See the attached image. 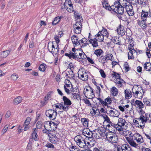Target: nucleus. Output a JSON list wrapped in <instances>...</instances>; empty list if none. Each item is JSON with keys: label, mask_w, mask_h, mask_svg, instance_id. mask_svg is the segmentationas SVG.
<instances>
[{"label": "nucleus", "mask_w": 151, "mask_h": 151, "mask_svg": "<svg viewBox=\"0 0 151 151\" xmlns=\"http://www.w3.org/2000/svg\"><path fill=\"white\" fill-rule=\"evenodd\" d=\"M82 124L85 127H87L88 126V120L85 118H82L81 119Z\"/></svg>", "instance_id": "43"}, {"label": "nucleus", "mask_w": 151, "mask_h": 151, "mask_svg": "<svg viewBox=\"0 0 151 151\" xmlns=\"http://www.w3.org/2000/svg\"><path fill=\"white\" fill-rule=\"evenodd\" d=\"M27 120L28 118H27L23 125L24 131H27L28 129V121Z\"/></svg>", "instance_id": "55"}, {"label": "nucleus", "mask_w": 151, "mask_h": 151, "mask_svg": "<svg viewBox=\"0 0 151 151\" xmlns=\"http://www.w3.org/2000/svg\"><path fill=\"white\" fill-rule=\"evenodd\" d=\"M145 69L147 71H150L151 70V63H146L144 65Z\"/></svg>", "instance_id": "45"}, {"label": "nucleus", "mask_w": 151, "mask_h": 151, "mask_svg": "<svg viewBox=\"0 0 151 151\" xmlns=\"http://www.w3.org/2000/svg\"><path fill=\"white\" fill-rule=\"evenodd\" d=\"M124 8L126 10L129 16H132L134 14V13L133 6L130 4L129 3H128L127 6H126L124 7Z\"/></svg>", "instance_id": "17"}, {"label": "nucleus", "mask_w": 151, "mask_h": 151, "mask_svg": "<svg viewBox=\"0 0 151 151\" xmlns=\"http://www.w3.org/2000/svg\"><path fill=\"white\" fill-rule=\"evenodd\" d=\"M118 93L117 89L115 87H113L111 89V94L113 96H116Z\"/></svg>", "instance_id": "36"}, {"label": "nucleus", "mask_w": 151, "mask_h": 151, "mask_svg": "<svg viewBox=\"0 0 151 151\" xmlns=\"http://www.w3.org/2000/svg\"><path fill=\"white\" fill-rule=\"evenodd\" d=\"M74 140L76 142L77 145L80 147L84 148L86 146V143L85 139L81 136L77 135L76 136Z\"/></svg>", "instance_id": "7"}, {"label": "nucleus", "mask_w": 151, "mask_h": 151, "mask_svg": "<svg viewBox=\"0 0 151 151\" xmlns=\"http://www.w3.org/2000/svg\"><path fill=\"white\" fill-rule=\"evenodd\" d=\"M129 107V105H127L124 106H119L118 107L119 109L122 112L128 111V108Z\"/></svg>", "instance_id": "50"}, {"label": "nucleus", "mask_w": 151, "mask_h": 151, "mask_svg": "<svg viewBox=\"0 0 151 151\" xmlns=\"http://www.w3.org/2000/svg\"><path fill=\"white\" fill-rule=\"evenodd\" d=\"M33 131L32 134V138L35 140H37L38 139V136L37 134V130L36 128L33 129Z\"/></svg>", "instance_id": "38"}, {"label": "nucleus", "mask_w": 151, "mask_h": 151, "mask_svg": "<svg viewBox=\"0 0 151 151\" xmlns=\"http://www.w3.org/2000/svg\"><path fill=\"white\" fill-rule=\"evenodd\" d=\"M106 137L108 141L110 143H116L118 142V137L115 134H111L110 133H108L106 134Z\"/></svg>", "instance_id": "11"}, {"label": "nucleus", "mask_w": 151, "mask_h": 151, "mask_svg": "<svg viewBox=\"0 0 151 151\" xmlns=\"http://www.w3.org/2000/svg\"><path fill=\"white\" fill-rule=\"evenodd\" d=\"M45 114L46 116L52 120L55 119L57 115L56 111L54 110L51 109L47 110L45 112Z\"/></svg>", "instance_id": "13"}, {"label": "nucleus", "mask_w": 151, "mask_h": 151, "mask_svg": "<svg viewBox=\"0 0 151 151\" xmlns=\"http://www.w3.org/2000/svg\"><path fill=\"white\" fill-rule=\"evenodd\" d=\"M148 116V114H145V115H144L143 114H142L139 116V117L141 119V121H142L143 122L144 124L147 121Z\"/></svg>", "instance_id": "37"}, {"label": "nucleus", "mask_w": 151, "mask_h": 151, "mask_svg": "<svg viewBox=\"0 0 151 151\" xmlns=\"http://www.w3.org/2000/svg\"><path fill=\"white\" fill-rule=\"evenodd\" d=\"M117 125V130L119 132L123 131L124 129H126L128 127V124L125 120L122 118H119Z\"/></svg>", "instance_id": "3"}, {"label": "nucleus", "mask_w": 151, "mask_h": 151, "mask_svg": "<svg viewBox=\"0 0 151 151\" xmlns=\"http://www.w3.org/2000/svg\"><path fill=\"white\" fill-rule=\"evenodd\" d=\"M115 82L118 87H122L125 83L124 81L122 78H118L115 80Z\"/></svg>", "instance_id": "21"}, {"label": "nucleus", "mask_w": 151, "mask_h": 151, "mask_svg": "<svg viewBox=\"0 0 151 151\" xmlns=\"http://www.w3.org/2000/svg\"><path fill=\"white\" fill-rule=\"evenodd\" d=\"M125 97L126 99H129L132 96L131 91L129 89H126L124 91Z\"/></svg>", "instance_id": "28"}, {"label": "nucleus", "mask_w": 151, "mask_h": 151, "mask_svg": "<svg viewBox=\"0 0 151 151\" xmlns=\"http://www.w3.org/2000/svg\"><path fill=\"white\" fill-rule=\"evenodd\" d=\"M132 137L133 138V140H136L137 143H141L143 142L142 136L139 133H136L133 134Z\"/></svg>", "instance_id": "16"}, {"label": "nucleus", "mask_w": 151, "mask_h": 151, "mask_svg": "<svg viewBox=\"0 0 151 151\" xmlns=\"http://www.w3.org/2000/svg\"><path fill=\"white\" fill-rule=\"evenodd\" d=\"M60 109L61 110H62V111H67L70 108V106H66L64 103H61L60 105Z\"/></svg>", "instance_id": "39"}, {"label": "nucleus", "mask_w": 151, "mask_h": 151, "mask_svg": "<svg viewBox=\"0 0 151 151\" xmlns=\"http://www.w3.org/2000/svg\"><path fill=\"white\" fill-rule=\"evenodd\" d=\"M107 57L108 60H112L113 58V55L111 53H109L108 52L107 53V55H105Z\"/></svg>", "instance_id": "63"}, {"label": "nucleus", "mask_w": 151, "mask_h": 151, "mask_svg": "<svg viewBox=\"0 0 151 151\" xmlns=\"http://www.w3.org/2000/svg\"><path fill=\"white\" fill-rule=\"evenodd\" d=\"M83 93L85 96L88 99H92L95 97L93 89L90 86L85 87Z\"/></svg>", "instance_id": "4"}, {"label": "nucleus", "mask_w": 151, "mask_h": 151, "mask_svg": "<svg viewBox=\"0 0 151 151\" xmlns=\"http://www.w3.org/2000/svg\"><path fill=\"white\" fill-rule=\"evenodd\" d=\"M64 89L65 92L68 94L71 93L73 91V86L70 87H66V88Z\"/></svg>", "instance_id": "54"}, {"label": "nucleus", "mask_w": 151, "mask_h": 151, "mask_svg": "<svg viewBox=\"0 0 151 151\" xmlns=\"http://www.w3.org/2000/svg\"><path fill=\"white\" fill-rule=\"evenodd\" d=\"M49 95H47L46 96L44 99V101L42 102V103L43 105H45L47 103L48 100H49Z\"/></svg>", "instance_id": "60"}, {"label": "nucleus", "mask_w": 151, "mask_h": 151, "mask_svg": "<svg viewBox=\"0 0 151 151\" xmlns=\"http://www.w3.org/2000/svg\"><path fill=\"white\" fill-rule=\"evenodd\" d=\"M135 106L139 109H141L144 108L145 105L140 101L137 100L135 102Z\"/></svg>", "instance_id": "25"}, {"label": "nucleus", "mask_w": 151, "mask_h": 151, "mask_svg": "<svg viewBox=\"0 0 151 151\" xmlns=\"http://www.w3.org/2000/svg\"><path fill=\"white\" fill-rule=\"evenodd\" d=\"M71 40L73 43L75 44L76 45L80 44V42L78 40L77 36H76V35H73L72 37Z\"/></svg>", "instance_id": "31"}, {"label": "nucleus", "mask_w": 151, "mask_h": 151, "mask_svg": "<svg viewBox=\"0 0 151 151\" xmlns=\"http://www.w3.org/2000/svg\"><path fill=\"white\" fill-rule=\"evenodd\" d=\"M117 125L112 122H110L107 125V127L110 134L115 133V129L117 130Z\"/></svg>", "instance_id": "14"}, {"label": "nucleus", "mask_w": 151, "mask_h": 151, "mask_svg": "<svg viewBox=\"0 0 151 151\" xmlns=\"http://www.w3.org/2000/svg\"><path fill=\"white\" fill-rule=\"evenodd\" d=\"M74 92H72L71 93V97L74 99H76L77 100L80 99V95L77 93H73Z\"/></svg>", "instance_id": "53"}, {"label": "nucleus", "mask_w": 151, "mask_h": 151, "mask_svg": "<svg viewBox=\"0 0 151 151\" xmlns=\"http://www.w3.org/2000/svg\"><path fill=\"white\" fill-rule=\"evenodd\" d=\"M10 52V51L9 50L3 51L0 54V57L2 58H6L9 55Z\"/></svg>", "instance_id": "46"}, {"label": "nucleus", "mask_w": 151, "mask_h": 151, "mask_svg": "<svg viewBox=\"0 0 151 151\" xmlns=\"http://www.w3.org/2000/svg\"><path fill=\"white\" fill-rule=\"evenodd\" d=\"M50 123L51 122L49 121L45 122L44 123V127L47 131L52 130V128L50 127Z\"/></svg>", "instance_id": "30"}, {"label": "nucleus", "mask_w": 151, "mask_h": 151, "mask_svg": "<svg viewBox=\"0 0 151 151\" xmlns=\"http://www.w3.org/2000/svg\"><path fill=\"white\" fill-rule=\"evenodd\" d=\"M74 47L72 48V51L73 52V58L76 60H78L79 59H83L85 58L86 55L84 52H82L81 50L79 49H77L75 50Z\"/></svg>", "instance_id": "5"}, {"label": "nucleus", "mask_w": 151, "mask_h": 151, "mask_svg": "<svg viewBox=\"0 0 151 151\" xmlns=\"http://www.w3.org/2000/svg\"><path fill=\"white\" fill-rule=\"evenodd\" d=\"M39 70L41 71H44L45 70V65L44 64H41L39 67Z\"/></svg>", "instance_id": "61"}, {"label": "nucleus", "mask_w": 151, "mask_h": 151, "mask_svg": "<svg viewBox=\"0 0 151 151\" xmlns=\"http://www.w3.org/2000/svg\"><path fill=\"white\" fill-rule=\"evenodd\" d=\"M114 151H122V145L121 146L118 144H114Z\"/></svg>", "instance_id": "48"}, {"label": "nucleus", "mask_w": 151, "mask_h": 151, "mask_svg": "<svg viewBox=\"0 0 151 151\" xmlns=\"http://www.w3.org/2000/svg\"><path fill=\"white\" fill-rule=\"evenodd\" d=\"M62 34V32H59V34L58 35V36H55L54 37V38L55 40L56 41V44L58 45V43H59L60 40L59 39V37H61V35Z\"/></svg>", "instance_id": "58"}, {"label": "nucleus", "mask_w": 151, "mask_h": 151, "mask_svg": "<svg viewBox=\"0 0 151 151\" xmlns=\"http://www.w3.org/2000/svg\"><path fill=\"white\" fill-rule=\"evenodd\" d=\"M122 151H131V149L129 145L127 144L122 145Z\"/></svg>", "instance_id": "49"}, {"label": "nucleus", "mask_w": 151, "mask_h": 151, "mask_svg": "<svg viewBox=\"0 0 151 151\" xmlns=\"http://www.w3.org/2000/svg\"><path fill=\"white\" fill-rule=\"evenodd\" d=\"M112 100L110 97L108 96L107 98H106L104 101V103L103 106H108V104H109L111 103Z\"/></svg>", "instance_id": "40"}, {"label": "nucleus", "mask_w": 151, "mask_h": 151, "mask_svg": "<svg viewBox=\"0 0 151 151\" xmlns=\"http://www.w3.org/2000/svg\"><path fill=\"white\" fill-rule=\"evenodd\" d=\"M78 73V76L81 80L85 81L88 79L89 73L87 70L82 68L79 70Z\"/></svg>", "instance_id": "6"}, {"label": "nucleus", "mask_w": 151, "mask_h": 151, "mask_svg": "<svg viewBox=\"0 0 151 151\" xmlns=\"http://www.w3.org/2000/svg\"><path fill=\"white\" fill-rule=\"evenodd\" d=\"M133 96L139 99L142 98L144 95V89L140 86H134L132 88Z\"/></svg>", "instance_id": "2"}, {"label": "nucleus", "mask_w": 151, "mask_h": 151, "mask_svg": "<svg viewBox=\"0 0 151 151\" xmlns=\"http://www.w3.org/2000/svg\"><path fill=\"white\" fill-rule=\"evenodd\" d=\"M48 136L50 137V140L51 143L55 144L58 141V138H57L55 135H53L50 133L48 134Z\"/></svg>", "instance_id": "20"}, {"label": "nucleus", "mask_w": 151, "mask_h": 151, "mask_svg": "<svg viewBox=\"0 0 151 151\" xmlns=\"http://www.w3.org/2000/svg\"><path fill=\"white\" fill-rule=\"evenodd\" d=\"M63 100L66 106H69L72 104L71 101L65 96L63 97Z\"/></svg>", "instance_id": "32"}, {"label": "nucleus", "mask_w": 151, "mask_h": 151, "mask_svg": "<svg viewBox=\"0 0 151 151\" xmlns=\"http://www.w3.org/2000/svg\"><path fill=\"white\" fill-rule=\"evenodd\" d=\"M82 133L84 136L90 138H91L93 136L92 132L87 128L83 129Z\"/></svg>", "instance_id": "18"}, {"label": "nucleus", "mask_w": 151, "mask_h": 151, "mask_svg": "<svg viewBox=\"0 0 151 151\" xmlns=\"http://www.w3.org/2000/svg\"><path fill=\"white\" fill-rule=\"evenodd\" d=\"M50 125V127L52 128V130H55V129L57 127V125L53 122H51Z\"/></svg>", "instance_id": "62"}, {"label": "nucleus", "mask_w": 151, "mask_h": 151, "mask_svg": "<svg viewBox=\"0 0 151 151\" xmlns=\"http://www.w3.org/2000/svg\"><path fill=\"white\" fill-rule=\"evenodd\" d=\"M95 37L97 38V40L99 41H102L104 40V36L102 33H101V32L99 31L98 32V34L95 35Z\"/></svg>", "instance_id": "33"}, {"label": "nucleus", "mask_w": 151, "mask_h": 151, "mask_svg": "<svg viewBox=\"0 0 151 151\" xmlns=\"http://www.w3.org/2000/svg\"><path fill=\"white\" fill-rule=\"evenodd\" d=\"M121 132V134L125 137L130 145L135 148H137L138 147V145L133 140V138L132 137L133 134L130 131L123 130V131Z\"/></svg>", "instance_id": "1"}, {"label": "nucleus", "mask_w": 151, "mask_h": 151, "mask_svg": "<svg viewBox=\"0 0 151 151\" xmlns=\"http://www.w3.org/2000/svg\"><path fill=\"white\" fill-rule=\"evenodd\" d=\"M118 4H120V6H122L123 8L124 7L126 6H127L128 2L127 0H117V1L115 2Z\"/></svg>", "instance_id": "24"}, {"label": "nucleus", "mask_w": 151, "mask_h": 151, "mask_svg": "<svg viewBox=\"0 0 151 151\" xmlns=\"http://www.w3.org/2000/svg\"><path fill=\"white\" fill-rule=\"evenodd\" d=\"M100 32H101V33H103L102 34L104 36H106L107 37H108L109 35V33L107 31L106 29L104 28L103 27V29L101 31H100Z\"/></svg>", "instance_id": "56"}, {"label": "nucleus", "mask_w": 151, "mask_h": 151, "mask_svg": "<svg viewBox=\"0 0 151 151\" xmlns=\"http://www.w3.org/2000/svg\"><path fill=\"white\" fill-rule=\"evenodd\" d=\"M117 31L118 33L121 36H123L125 34V31L123 27H121L117 29Z\"/></svg>", "instance_id": "41"}, {"label": "nucleus", "mask_w": 151, "mask_h": 151, "mask_svg": "<svg viewBox=\"0 0 151 151\" xmlns=\"http://www.w3.org/2000/svg\"><path fill=\"white\" fill-rule=\"evenodd\" d=\"M109 115L111 117H118L119 115V112L115 109H113V111H111V113Z\"/></svg>", "instance_id": "34"}, {"label": "nucleus", "mask_w": 151, "mask_h": 151, "mask_svg": "<svg viewBox=\"0 0 151 151\" xmlns=\"http://www.w3.org/2000/svg\"><path fill=\"white\" fill-rule=\"evenodd\" d=\"M120 5L115 2L114 5L111 6V10L117 14L122 15L124 13V8Z\"/></svg>", "instance_id": "8"}, {"label": "nucleus", "mask_w": 151, "mask_h": 151, "mask_svg": "<svg viewBox=\"0 0 151 151\" xmlns=\"http://www.w3.org/2000/svg\"><path fill=\"white\" fill-rule=\"evenodd\" d=\"M103 52V51L100 49L96 50L94 52V53L98 56H100Z\"/></svg>", "instance_id": "57"}, {"label": "nucleus", "mask_w": 151, "mask_h": 151, "mask_svg": "<svg viewBox=\"0 0 151 151\" xmlns=\"http://www.w3.org/2000/svg\"><path fill=\"white\" fill-rule=\"evenodd\" d=\"M69 149L70 151H81L76 146L72 145L69 147Z\"/></svg>", "instance_id": "59"}, {"label": "nucleus", "mask_w": 151, "mask_h": 151, "mask_svg": "<svg viewBox=\"0 0 151 151\" xmlns=\"http://www.w3.org/2000/svg\"><path fill=\"white\" fill-rule=\"evenodd\" d=\"M145 21V20H142L138 21L137 22V24L142 29H145L147 27V25Z\"/></svg>", "instance_id": "26"}, {"label": "nucleus", "mask_w": 151, "mask_h": 151, "mask_svg": "<svg viewBox=\"0 0 151 151\" xmlns=\"http://www.w3.org/2000/svg\"><path fill=\"white\" fill-rule=\"evenodd\" d=\"M137 52L136 50L134 49L129 51L128 52V57L129 59H134V56L137 55Z\"/></svg>", "instance_id": "22"}, {"label": "nucleus", "mask_w": 151, "mask_h": 151, "mask_svg": "<svg viewBox=\"0 0 151 151\" xmlns=\"http://www.w3.org/2000/svg\"><path fill=\"white\" fill-rule=\"evenodd\" d=\"M97 41V40L96 38H94L90 39L89 40V42L91 44L93 47H97L98 46Z\"/></svg>", "instance_id": "35"}, {"label": "nucleus", "mask_w": 151, "mask_h": 151, "mask_svg": "<svg viewBox=\"0 0 151 151\" xmlns=\"http://www.w3.org/2000/svg\"><path fill=\"white\" fill-rule=\"evenodd\" d=\"M63 17L62 16L58 17H55L52 22L53 25H55L58 23L60 21L61 19Z\"/></svg>", "instance_id": "47"}, {"label": "nucleus", "mask_w": 151, "mask_h": 151, "mask_svg": "<svg viewBox=\"0 0 151 151\" xmlns=\"http://www.w3.org/2000/svg\"><path fill=\"white\" fill-rule=\"evenodd\" d=\"M102 5L103 7L108 10H111V6H110L109 4L108 3L106 0H104L102 2Z\"/></svg>", "instance_id": "29"}, {"label": "nucleus", "mask_w": 151, "mask_h": 151, "mask_svg": "<svg viewBox=\"0 0 151 151\" xmlns=\"http://www.w3.org/2000/svg\"><path fill=\"white\" fill-rule=\"evenodd\" d=\"M99 60L100 62L104 64L106 63L107 60H108L107 59V57L105 55L101 56L99 58Z\"/></svg>", "instance_id": "42"}, {"label": "nucleus", "mask_w": 151, "mask_h": 151, "mask_svg": "<svg viewBox=\"0 0 151 151\" xmlns=\"http://www.w3.org/2000/svg\"><path fill=\"white\" fill-rule=\"evenodd\" d=\"M48 49L49 51L54 55H56L58 53L59 50L58 45H57L55 46L53 42L48 43Z\"/></svg>", "instance_id": "10"}, {"label": "nucleus", "mask_w": 151, "mask_h": 151, "mask_svg": "<svg viewBox=\"0 0 151 151\" xmlns=\"http://www.w3.org/2000/svg\"><path fill=\"white\" fill-rule=\"evenodd\" d=\"M133 122L134 123L135 125L137 127L142 129L144 128L145 124H144L142 121H141L139 117L134 119Z\"/></svg>", "instance_id": "15"}, {"label": "nucleus", "mask_w": 151, "mask_h": 151, "mask_svg": "<svg viewBox=\"0 0 151 151\" xmlns=\"http://www.w3.org/2000/svg\"><path fill=\"white\" fill-rule=\"evenodd\" d=\"M143 101L144 104L147 106H151V100L147 99L146 98H144L143 99Z\"/></svg>", "instance_id": "52"}, {"label": "nucleus", "mask_w": 151, "mask_h": 151, "mask_svg": "<svg viewBox=\"0 0 151 151\" xmlns=\"http://www.w3.org/2000/svg\"><path fill=\"white\" fill-rule=\"evenodd\" d=\"M42 123L41 121H39L37 122L36 124V127L37 129H41L42 126Z\"/></svg>", "instance_id": "64"}, {"label": "nucleus", "mask_w": 151, "mask_h": 151, "mask_svg": "<svg viewBox=\"0 0 151 151\" xmlns=\"http://www.w3.org/2000/svg\"><path fill=\"white\" fill-rule=\"evenodd\" d=\"M80 41L82 44V46L84 47L87 45H88V40L86 38H83L82 40H81Z\"/></svg>", "instance_id": "51"}, {"label": "nucleus", "mask_w": 151, "mask_h": 151, "mask_svg": "<svg viewBox=\"0 0 151 151\" xmlns=\"http://www.w3.org/2000/svg\"><path fill=\"white\" fill-rule=\"evenodd\" d=\"M97 132L102 136H104L106 135L105 129L102 127H99L97 129H95Z\"/></svg>", "instance_id": "23"}, {"label": "nucleus", "mask_w": 151, "mask_h": 151, "mask_svg": "<svg viewBox=\"0 0 151 151\" xmlns=\"http://www.w3.org/2000/svg\"><path fill=\"white\" fill-rule=\"evenodd\" d=\"M61 8L63 9H66L69 12H72L73 11V5L70 0H66L65 3L61 5Z\"/></svg>", "instance_id": "9"}, {"label": "nucleus", "mask_w": 151, "mask_h": 151, "mask_svg": "<svg viewBox=\"0 0 151 151\" xmlns=\"http://www.w3.org/2000/svg\"><path fill=\"white\" fill-rule=\"evenodd\" d=\"M90 113L93 116H97L100 114L99 111L96 107H93L90 109Z\"/></svg>", "instance_id": "19"}, {"label": "nucleus", "mask_w": 151, "mask_h": 151, "mask_svg": "<svg viewBox=\"0 0 151 151\" xmlns=\"http://www.w3.org/2000/svg\"><path fill=\"white\" fill-rule=\"evenodd\" d=\"M80 21H77L73 25V27L74 29V32L77 34H79L81 32V28L82 27V24Z\"/></svg>", "instance_id": "12"}, {"label": "nucleus", "mask_w": 151, "mask_h": 151, "mask_svg": "<svg viewBox=\"0 0 151 151\" xmlns=\"http://www.w3.org/2000/svg\"><path fill=\"white\" fill-rule=\"evenodd\" d=\"M22 100V98L20 96H19L14 99L13 103L15 105H17L20 103Z\"/></svg>", "instance_id": "44"}, {"label": "nucleus", "mask_w": 151, "mask_h": 151, "mask_svg": "<svg viewBox=\"0 0 151 151\" xmlns=\"http://www.w3.org/2000/svg\"><path fill=\"white\" fill-rule=\"evenodd\" d=\"M149 12L142 10L141 14L142 20H146L147 17H149Z\"/></svg>", "instance_id": "27"}]
</instances>
